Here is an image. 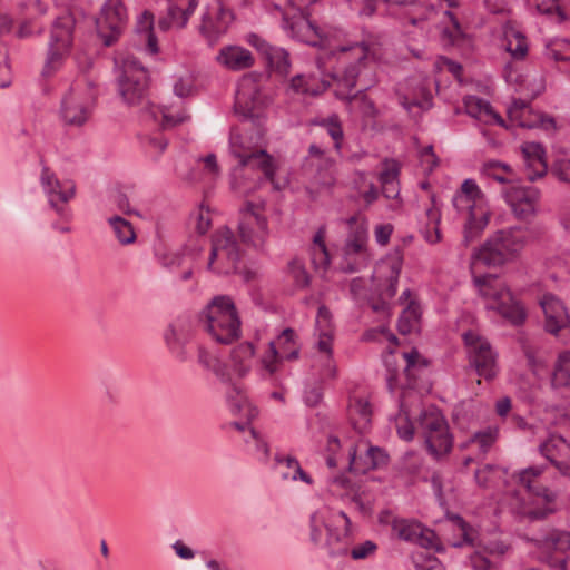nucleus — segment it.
<instances>
[{"label": "nucleus", "instance_id": "nucleus-16", "mask_svg": "<svg viewBox=\"0 0 570 570\" xmlns=\"http://www.w3.org/2000/svg\"><path fill=\"white\" fill-rule=\"evenodd\" d=\"M503 196L517 219L525 223L534 219L540 200L539 189L534 187L511 186L504 190Z\"/></svg>", "mask_w": 570, "mask_h": 570}, {"label": "nucleus", "instance_id": "nucleus-30", "mask_svg": "<svg viewBox=\"0 0 570 570\" xmlns=\"http://www.w3.org/2000/svg\"><path fill=\"white\" fill-rule=\"evenodd\" d=\"M164 338L170 352L179 361H187L188 355L185 344L188 341V333L185 332V324L183 322L170 324L164 334Z\"/></svg>", "mask_w": 570, "mask_h": 570}, {"label": "nucleus", "instance_id": "nucleus-60", "mask_svg": "<svg viewBox=\"0 0 570 570\" xmlns=\"http://www.w3.org/2000/svg\"><path fill=\"white\" fill-rule=\"evenodd\" d=\"M45 31V27L42 24H38L33 20H24L20 23L17 30V37L20 39L29 38L32 36H40Z\"/></svg>", "mask_w": 570, "mask_h": 570}, {"label": "nucleus", "instance_id": "nucleus-17", "mask_svg": "<svg viewBox=\"0 0 570 570\" xmlns=\"http://www.w3.org/2000/svg\"><path fill=\"white\" fill-rule=\"evenodd\" d=\"M265 104L257 82L252 75L244 76L235 96V111L244 119H258Z\"/></svg>", "mask_w": 570, "mask_h": 570}, {"label": "nucleus", "instance_id": "nucleus-48", "mask_svg": "<svg viewBox=\"0 0 570 570\" xmlns=\"http://www.w3.org/2000/svg\"><path fill=\"white\" fill-rule=\"evenodd\" d=\"M505 38L507 51H509L514 59H524L529 49L527 38L520 31L515 30L507 32Z\"/></svg>", "mask_w": 570, "mask_h": 570}, {"label": "nucleus", "instance_id": "nucleus-27", "mask_svg": "<svg viewBox=\"0 0 570 570\" xmlns=\"http://www.w3.org/2000/svg\"><path fill=\"white\" fill-rule=\"evenodd\" d=\"M350 456V471H354L356 473H365L370 470H375L380 466H383L389 461V455L384 450L379 446H368L363 463L357 462L356 460V448L352 446L348 452Z\"/></svg>", "mask_w": 570, "mask_h": 570}, {"label": "nucleus", "instance_id": "nucleus-32", "mask_svg": "<svg viewBox=\"0 0 570 570\" xmlns=\"http://www.w3.org/2000/svg\"><path fill=\"white\" fill-rule=\"evenodd\" d=\"M464 107L466 114L473 118H476L485 122L493 121L501 126L504 125V120L502 119V117L493 110L489 101L482 98H479L476 96H468L464 99Z\"/></svg>", "mask_w": 570, "mask_h": 570}, {"label": "nucleus", "instance_id": "nucleus-57", "mask_svg": "<svg viewBox=\"0 0 570 570\" xmlns=\"http://www.w3.org/2000/svg\"><path fill=\"white\" fill-rule=\"evenodd\" d=\"M529 6L535 8L538 12L544 14L557 13L560 21L566 19L563 11L560 9L557 0H528Z\"/></svg>", "mask_w": 570, "mask_h": 570}, {"label": "nucleus", "instance_id": "nucleus-26", "mask_svg": "<svg viewBox=\"0 0 570 570\" xmlns=\"http://www.w3.org/2000/svg\"><path fill=\"white\" fill-rule=\"evenodd\" d=\"M528 541L544 553H566L570 550V531L554 528L539 537L530 538Z\"/></svg>", "mask_w": 570, "mask_h": 570}, {"label": "nucleus", "instance_id": "nucleus-56", "mask_svg": "<svg viewBox=\"0 0 570 570\" xmlns=\"http://www.w3.org/2000/svg\"><path fill=\"white\" fill-rule=\"evenodd\" d=\"M400 164L394 159H385L383 161V170L380 174V183L389 184V183H399L400 176Z\"/></svg>", "mask_w": 570, "mask_h": 570}, {"label": "nucleus", "instance_id": "nucleus-55", "mask_svg": "<svg viewBox=\"0 0 570 570\" xmlns=\"http://www.w3.org/2000/svg\"><path fill=\"white\" fill-rule=\"evenodd\" d=\"M226 395L227 401L235 411H240L247 401L244 387L233 382L228 383V391Z\"/></svg>", "mask_w": 570, "mask_h": 570}, {"label": "nucleus", "instance_id": "nucleus-39", "mask_svg": "<svg viewBox=\"0 0 570 570\" xmlns=\"http://www.w3.org/2000/svg\"><path fill=\"white\" fill-rule=\"evenodd\" d=\"M422 309L415 299H410L406 307L397 320V330L401 334L406 335L416 331L420 326Z\"/></svg>", "mask_w": 570, "mask_h": 570}, {"label": "nucleus", "instance_id": "nucleus-33", "mask_svg": "<svg viewBox=\"0 0 570 570\" xmlns=\"http://www.w3.org/2000/svg\"><path fill=\"white\" fill-rule=\"evenodd\" d=\"M498 439L499 428L490 425L476 431L466 442L462 443L460 448L464 450L470 446H475L478 456L484 459L492 446L497 443Z\"/></svg>", "mask_w": 570, "mask_h": 570}, {"label": "nucleus", "instance_id": "nucleus-2", "mask_svg": "<svg viewBox=\"0 0 570 570\" xmlns=\"http://www.w3.org/2000/svg\"><path fill=\"white\" fill-rule=\"evenodd\" d=\"M337 51L342 56L340 59L344 61L347 60L346 56L348 53H351V57L356 60L354 63H350L344 69L342 76L337 77L338 86L348 91L342 98L352 100L356 95H351L350 92L356 87L357 83H361V90H367L372 86L373 81L371 79L367 81L363 79V70L371 61L377 62L382 59V45L376 37H368L363 41L356 42L352 46L340 47ZM334 78H336V76H334Z\"/></svg>", "mask_w": 570, "mask_h": 570}, {"label": "nucleus", "instance_id": "nucleus-42", "mask_svg": "<svg viewBox=\"0 0 570 570\" xmlns=\"http://www.w3.org/2000/svg\"><path fill=\"white\" fill-rule=\"evenodd\" d=\"M108 222L121 245H129L136 240V233L130 222L120 216H112Z\"/></svg>", "mask_w": 570, "mask_h": 570}, {"label": "nucleus", "instance_id": "nucleus-11", "mask_svg": "<svg viewBox=\"0 0 570 570\" xmlns=\"http://www.w3.org/2000/svg\"><path fill=\"white\" fill-rule=\"evenodd\" d=\"M128 23V11L122 0H106L97 20V31L106 47L112 46Z\"/></svg>", "mask_w": 570, "mask_h": 570}, {"label": "nucleus", "instance_id": "nucleus-63", "mask_svg": "<svg viewBox=\"0 0 570 570\" xmlns=\"http://www.w3.org/2000/svg\"><path fill=\"white\" fill-rule=\"evenodd\" d=\"M552 174L561 181L570 184V159L562 158L554 161L552 166Z\"/></svg>", "mask_w": 570, "mask_h": 570}, {"label": "nucleus", "instance_id": "nucleus-43", "mask_svg": "<svg viewBox=\"0 0 570 570\" xmlns=\"http://www.w3.org/2000/svg\"><path fill=\"white\" fill-rule=\"evenodd\" d=\"M316 126L324 128L331 138L334 140V148L340 151L344 138L342 122L337 115H331L327 118H322L313 122Z\"/></svg>", "mask_w": 570, "mask_h": 570}, {"label": "nucleus", "instance_id": "nucleus-38", "mask_svg": "<svg viewBox=\"0 0 570 570\" xmlns=\"http://www.w3.org/2000/svg\"><path fill=\"white\" fill-rule=\"evenodd\" d=\"M367 232L364 227H357L353 233H351L346 239L345 244V254L347 256L360 255L361 262L360 264L365 266L368 261L367 253Z\"/></svg>", "mask_w": 570, "mask_h": 570}, {"label": "nucleus", "instance_id": "nucleus-25", "mask_svg": "<svg viewBox=\"0 0 570 570\" xmlns=\"http://www.w3.org/2000/svg\"><path fill=\"white\" fill-rule=\"evenodd\" d=\"M522 155L528 180L535 181L537 179L546 176L548 165L544 157L546 151L542 145L537 142H525L522 146Z\"/></svg>", "mask_w": 570, "mask_h": 570}, {"label": "nucleus", "instance_id": "nucleus-61", "mask_svg": "<svg viewBox=\"0 0 570 570\" xmlns=\"http://www.w3.org/2000/svg\"><path fill=\"white\" fill-rule=\"evenodd\" d=\"M402 269V261L400 258L393 261L390 264V277H389V286L386 288V296L393 297L397 291V281Z\"/></svg>", "mask_w": 570, "mask_h": 570}, {"label": "nucleus", "instance_id": "nucleus-8", "mask_svg": "<svg viewBox=\"0 0 570 570\" xmlns=\"http://www.w3.org/2000/svg\"><path fill=\"white\" fill-rule=\"evenodd\" d=\"M75 19L70 14L58 17L51 27L42 76L50 77L59 70L71 51Z\"/></svg>", "mask_w": 570, "mask_h": 570}, {"label": "nucleus", "instance_id": "nucleus-46", "mask_svg": "<svg viewBox=\"0 0 570 570\" xmlns=\"http://www.w3.org/2000/svg\"><path fill=\"white\" fill-rule=\"evenodd\" d=\"M442 38L450 45L463 38L464 33L462 27L453 12L446 10L444 12V20L442 21Z\"/></svg>", "mask_w": 570, "mask_h": 570}, {"label": "nucleus", "instance_id": "nucleus-64", "mask_svg": "<svg viewBox=\"0 0 570 570\" xmlns=\"http://www.w3.org/2000/svg\"><path fill=\"white\" fill-rule=\"evenodd\" d=\"M470 564L473 570H494V564L482 553L475 552L470 557Z\"/></svg>", "mask_w": 570, "mask_h": 570}, {"label": "nucleus", "instance_id": "nucleus-6", "mask_svg": "<svg viewBox=\"0 0 570 570\" xmlns=\"http://www.w3.org/2000/svg\"><path fill=\"white\" fill-rule=\"evenodd\" d=\"M527 240L528 230L521 227L500 230L475 253L474 264L500 266L520 253Z\"/></svg>", "mask_w": 570, "mask_h": 570}, {"label": "nucleus", "instance_id": "nucleus-41", "mask_svg": "<svg viewBox=\"0 0 570 570\" xmlns=\"http://www.w3.org/2000/svg\"><path fill=\"white\" fill-rule=\"evenodd\" d=\"M268 66L279 75H287L289 71L291 62L288 52L279 47L272 46L264 53Z\"/></svg>", "mask_w": 570, "mask_h": 570}, {"label": "nucleus", "instance_id": "nucleus-58", "mask_svg": "<svg viewBox=\"0 0 570 570\" xmlns=\"http://www.w3.org/2000/svg\"><path fill=\"white\" fill-rule=\"evenodd\" d=\"M426 215L429 219L433 223V227L431 230L429 229V227L426 228L424 233V238L430 244H436L441 239V232L439 229L440 213L436 208H430L426 210Z\"/></svg>", "mask_w": 570, "mask_h": 570}, {"label": "nucleus", "instance_id": "nucleus-3", "mask_svg": "<svg viewBox=\"0 0 570 570\" xmlns=\"http://www.w3.org/2000/svg\"><path fill=\"white\" fill-rule=\"evenodd\" d=\"M205 327L220 344H232L242 335V321L230 296L218 295L208 303L205 311Z\"/></svg>", "mask_w": 570, "mask_h": 570}, {"label": "nucleus", "instance_id": "nucleus-1", "mask_svg": "<svg viewBox=\"0 0 570 570\" xmlns=\"http://www.w3.org/2000/svg\"><path fill=\"white\" fill-rule=\"evenodd\" d=\"M543 471V466H529L512 474L520 488L515 493L514 510L531 521L544 520L556 512L557 494L541 483Z\"/></svg>", "mask_w": 570, "mask_h": 570}, {"label": "nucleus", "instance_id": "nucleus-62", "mask_svg": "<svg viewBox=\"0 0 570 570\" xmlns=\"http://www.w3.org/2000/svg\"><path fill=\"white\" fill-rule=\"evenodd\" d=\"M377 549V544L371 540H366L351 550V557L354 560L365 559L373 554Z\"/></svg>", "mask_w": 570, "mask_h": 570}, {"label": "nucleus", "instance_id": "nucleus-21", "mask_svg": "<svg viewBox=\"0 0 570 570\" xmlns=\"http://www.w3.org/2000/svg\"><path fill=\"white\" fill-rule=\"evenodd\" d=\"M351 520L344 511H338L332 518V524L327 525V548L332 556L348 553L351 537Z\"/></svg>", "mask_w": 570, "mask_h": 570}, {"label": "nucleus", "instance_id": "nucleus-31", "mask_svg": "<svg viewBox=\"0 0 570 570\" xmlns=\"http://www.w3.org/2000/svg\"><path fill=\"white\" fill-rule=\"evenodd\" d=\"M330 83L314 75L298 73L291 79L289 90L293 94L304 96H318L323 94Z\"/></svg>", "mask_w": 570, "mask_h": 570}, {"label": "nucleus", "instance_id": "nucleus-9", "mask_svg": "<svg viewBox=\"0 0 570 570\" xmlns=\"http://www.w3.org/2000/svg\"><path fill=\"white\" fill-rule=\"evenodd\" d=\"M148 71L141 62L127 56L122 59L118 77L119 94L128 105H140L147 99Z\"/></svg>", "mask_w": 570, "mask_h": 570}, {"label": "nucleus", "instance_id": "nucleus-54", "mask_svg": "<svg viewBox=\"0 0 570 570\" xmlns=\"http://www.w3.org/2000/svg\"><path fill=\"white\" fill-rule=\"evenodd\" d=\"M279 463H285L286 466L293 471V473H284L283 474V478L284 479H288L291 478L292 480H297V479H301L302 481H304L305 483L307 484H311L312 483V479L311 476L302 469L299 462L293 458V456H287L283 460H277Z\"/></svg>", "mask_w": 570, "mask_h": 570}, {"label": "nucleus", "instance_id": "nucleus-14", "mask_svg": "<svg viewBox=\"0 0 570 570\" xmlns=\"http://www.w3.org/2000/svg\"><path fill=\"white\" fill-rule=\"evenodd\" d=\"M95 97L88 88H71L61 102V117L66 125L82 126L90 117Z\"/></svg>", "mask_w": 570, "mask_h": 570}, {"label": "nucleus", "instance_id": "nucleus-44", "mask_svg": "<svg viewBox=\"0 0 570 570\" xmlns=\"http://www.w3.org/2000/svg\"><path fill=\"white\" fill-rule=\"evenodd\" d=\"M246 132L232 131L229 138V147L232 154L243 163L256 148L252 147Z\"/></svg>", "mask_w": 570, "mask_h": 570}, {"label": "nucleus", "instance_id": "nucleus-22", "mask_svg": "<svg viewBox=\"0 0 570 570\" xmlns=\"http://www.w3.org/2000/svg\"><path fill=\"white\" fill-rule=\"evenodd\" d=\"M215 61L222 68L239 72L250 69L255 65V57L250 50L238 45H225L215 56Z\"/></svg>", "mask_w": 570, "mask_h": 570}, {"label": "nucleus", "instance_id": "nucleus-10", "mask_svg": "<svg viewBox=\"0 0 570 570\" xmlns=\"http://www.w3.org/2000/svg\"><path fill=\"white\" fill-rule=\"evenodd\" d=\"M240 252L233 232L223 227L212 236L208 269L218 274L237 273Z\"/></svg>", "mask_w": 570, "mask_h": 570}, {"label": "nucleus", "instance_id": "nucleus-5", "mask_svg": "<svg viewBox=\"0 0 570 570\" xmlns=\"http://www.w3.org/2000/svg\"><path fill=\"white\" fill-rule=\"evenodd\" d=\"M452 202L458 212L466 214L464 242L469 244L489 223L490 212L484 195L473 179H465Z\"/></svg>", "mask_w": 570, "mask_h": 570}, {"label": "nucleus", "instance_id": "nucleus-23", "mask_svg": "<svg viewBox=\"0 0 570 570\" xmlns=\"http://www.w3.org/2000/svg\"><path fill=\"white\" fill-rule=\"evenodd\" d=\"M540 306L546 316L544 328L550 334L557 335L570 325L568 311L556 295L544 294L540 299Z\"/></svg>", "mask_w": 570, "mask_h": 570}, {"label": "nucleus", "instance_id": "nucleus-19", "mask_svg": "<svg viewBox=\"0 0 570 570\" xmlns=\"http://www.w3.org/2000/svg\"><path fill=\"white\" fill-rule=\"evenodd\" d=\"M282 26L287 35L297 41L313 47H326L325 37L305 13H294L292 17L284 14Z\"/></svg>", "mask_w": 570, "mask_h": 570}, {"label": "nucleus", "instance_id": "nucleus-20", "mask_svg": "<svg viewBox=\"0 0 570 570\" xmlns=\"http://www.w3.org/2000/svg\"><path fill=\"white\" fill-rule=\"evenodd\" d=\"M392 531L399 539L417 544L425 549L435 547L436 535L433 530L423 527L420 522L409 519H394Z\"/></svg>", "mask_w": 570, "mask_h": 570}, {"label": "nucleus", "instance_id": "nucleus-47", "mask_svg": "<svg viewBox=\"0 0 570 570\" xmlns=\"http://www.w3.org/2000/svg\"><path fill=\"white\" fill-rule=\"evenodd\" d=\"M551 383L553 386L570 385V352L561 353L552 373Z\"/></svg>", "mask_w": 570, "mask_h": 570}, {"label": "nucleus", "instance_id": "nucleus-15", "mask_svg": "<svg viewBox=\"0 0 570 570\" xmlns=\"http://www.w3.org/2000/svg\"><path fill=\"white\" fill-rule=\"evenodd\" d=\"M297 335L295 331L287 327L282 331L277 337L276 346L274 341L269 342L268 354L265 355L261 363L268 376H273L278 370L283 360L295 361L299 357V345L296 342Z\"/></svg>", "mask_w": 570, "mask_h": 570}, {"label": "nucleus", "instance_id": "nucleus-28", "mask_svg": "<svg viewBox=\"0 0 570 570\" xmlns=\"http://www.w3.org/2000/svg\"><path fill=\"white\" fill-rule=\"evenodd\" d=\"M168 2L169 23L161 21V28L167 29L169 26L185 28L198 7V0H168Z\"/></svg>", "mask_w": 570, "mask_h": 570}, {"label": "nucleus", "instance_id": "nucleus-29", "mask_svg": "<svg viewBox=\"0 0 570 570\" xmlns=\"http://www.w3.org/2000/svg\"><path fill=\"white\" fill-rule=\"evenodd\" d=\"M258 170L265 178L273 181L275 176V164L273 157L264 149H255L235 170Z\"/></svg>", "mask_w": 570, "mask_h": 570}, {"label": "nucleus", "instance_id": "nucleus-24", "mask_svg": "<svg viewBox=\"0 0 570 570\" xmlns=\"http://www.w3.org/2000/svg\"><path fill=\"white\" fill-rule=\"evenodd\" d=\"M508 114L510 120L522 128H548L554 124L552 118L534 111L527 101L521 99L512 102L508 109Z\"/></svg>", "mask_w": 570, "mask_h": 570}, {"label": "nucleus", "instance_id": "nucleus-18", "mask_svg": "<svg viewBox=\"0 0 570 570\" xmlns=\"http://www.w3.org/2000/svg\"><path fill=\"white\" fill-rule=\"evenodd\" d=\"M233 20V11L222 3H217V6L208 8L203 14L199 32L209 46H214L227 33Z\"/></svg>", "mask_w": 570, "mask_h": 570}, {"label": "nucleus", "instance_id": "nucleus-50", "mask_svg": "<svg viewBox=\"0 0 570 570\" xmlns=\"http://www.w3.org/2000/svg\"><path fill=\"white\" fill-rule=\"evenodd\" d=\"M397 434L404 441H411L414 436V425L410 421L409 413L404 410L403 403L400 404V413L395 417Z\"/></svg>", "mask_w": 570, "mask_h": 570}, {"label": "nucleus", "instance_id": "nucleus-51", "mask_svg": "<svg viewBox=\"0 0 570 570\" xmlns=\"http://www.w3.org/2000/svg\"><path fill=\"white\" fill-rule=\"evenodd\" d=\"M415 570H445L442 562L429 552H419L412 556Z\"/></svg>", "mask_w": 570, "mask_h": 570}, {"label": "nucleus", "instance_id": "nucleus-37", "mask_svg": "<svg viewBox=\"0 0 570 570\" xmlns=\"http://www.w3.org/2000/svg\"><path fill=\"white\" fill-rule=\"evenodd\" d=\"M348 414L354 428L358 432L367 429L372 417V406L364 397H354L350 401Z\"/></svg>", "mask_w": 570, "mask_h": 570}, {"label": "nucleus", "instance_id": "nucleus-52", "mask_svg": "<svg viewBox=\"0 0 570 570\" xmlns=\"http://www.w3.org/2000/svg\"><path fill=\"white\" fill-rule=\"evenodd\" d=\"M548 55L557 61L570 60V40L554 39L547 47Z\"/></svg>", "mask_w": 570, "mask_h": 570}, {"label": "nucleus", "instance_id": "nucleus-53", "mask_svg": "<svg viewBox=\"0 0 570 570\" xmlns=\"http://www.w3.org/2000/svg\"><path fill=\"white\" fill-rule=\"evenodd\" d=\"M288 267L296 286L307 287L309 285V274L305 269V266L301 259L294 258L289 262Z\"/></svg>", "mask_w": 570, "mask_h": 570}, {"label": "nucleus", "instance_id": "nucleus-12", "mask_svg": "<svg viewBox=\"0 0 570 570\" xmlns=\"http://www.w3.org/2000/svg\"><path fill=\"white\" fill-rule=\"evenodd\" d=\"M463 341L468 347L470 365L474 367L476 374L485 380L494 379L499 367L497 354L493 352L490 343L473 331L465 332Z\"/></svg>", "mask_w": 570, "mask_h": 570}, {"label": "nucleus", "instance_id": "nucleus-49", "mask_svg": "<svg viewBox=\"0 0 570 570\" xmlns=\"http://www.w3.org/2000/svg\"><path fill=\"white\" fill-rule=\"evenodd\" d=\"M189 224L199 235H205L212 226V215L203 205L190 214Z\"/></svg>", "mask_w": 570, "mask_h": 570}, {"label": "nucleus", "instance_id": "nucleus-13", "mask_svg": "<svg viewBox=\"0 0 570 570\" xmlns=\"http://www.w3.org/2000/svg\"><path fill=\"white\" fill-rule=\"evenodd\" d=\"M238 233L242 240L255 248H263L268 236L267 219L259 206L247 203L239 212Z\"/></svg>", "mask_w": 570, "mask_h": 570}, {"label": "nucleus", "instance_id": "nucleus-40", "mask_svg": "<svg viewBox=\"0 0 570 570\" xmlns=\"http://www.w3.org/2000/svg\"><path fill=\"white\" fill-rule=\"evenodd\" d=\"M540 452L557 469H560V461L558 458L562 454L567 455L570 452V445L563 436L553 434L540 445Z\"/></svg>", "mask_w": 570, "mask_h": 570}, {"label": "nucleus", "instance_id": "nucleus-59", "mask_svg": "<svg viewBox=\"0 0 570 570\" xmlns=\"http://www.w3.org/2000/svg\"><path fill=\"white\" fill-rule=\"evenodd\" d=\"M450 521L453 523L458 530L461 531L462 534V542L455 543V546L460 547L463 543L465 544H473L474 538H473V530L472 528L465 522V520L458 515L453 514L450 517Z\"/></svg>", "mask_w": 570, "mask_h": 570}, {"label": "nucleus", "instance_id": "nucleus-45", "mask_svg": "<svg viewBox=\"0 0 570 570\" xmlns=\"http://www.w3.org/2000/svg\"><path fill=\"white\" fill-rule=\"evenodd\" d=\"M403 357L406 362L404 374L409 379V385H412L419 373L428 367V361L423 358L416 350L404 353Z\"/></svg>", "mask_w": 570, "mask_h": 570}, {"label": "nucleus", "instance_id": "nucleus-4", "mask_svg": "<svg viewBox=\"0 0 570 570\" xmlns=\"http://www.w3.org/2000/svg\"><path fill=\"white\" fill-rule=\"evenodd\" d=\"M474 284L479 294L488 301V308L497 311L512 325L518 326L524 323L527 312L523 305L497 276L492 274L475 276Z\"/></svg>", "mask_w": 570, "mask_h": 570}, {"label": "nucleus", "instance_id": "nucleus-7", "mask_svg": "<svg viewBox=\"0 0 570 570\" xmlns=\"http://www.w3.org/2000/svg\"><path fill=\"white\" fill-rule=\"evenodd\" d=\"M417 432L424 439L429 453L436 460L446 456L453 448V435L448 421L435 407L425 409L417 420Z\"/></svg>", "mask_w": 570, "mask_h": 570}, {"label": "nucleus", "instance_id": "nucleus-35", "mask_svg": "<svg viewBox=\"0 0 570 570\" xmlns=\"http://www.w3.org/2000/svg\"><path fill=\"white\" fill-rule=\"evenodd\" d=\"M255 354L254 345L243 342L232 350L230 361L234 372L239 376H246L252 367V360Z\"/></svg>", "mask_w": 570, "mask_h": 570}, {"label": "nucleus", "instance_id": "nucleus-34", "mask_svg": "<svg viewBox=\"0 0 570 570\" xmlns=\"http://www.w3.org/2000/svg\"><path fill=\"white\" fill-rule=\"evenodd\" d=\"M75 191L76 187L73 184L70 185V187H68L67 189H62V185L60 181L59 187L51 185L45 188V193L48 196V200L51 208L55 209L56 213L65 219L70 218V210L66 206L59 205L58 202L67 204L70 199L73 198Z\"/></svg>", "mask_w": 570, "mask_h": 570}, {"label": "nucleus", "instance_id": "nucleus-36", "mask_svg": "<svg viewBox=\"0 0 570 570\" xmlns=\"http://www.w3.org/2000/svg\"><path fill=\"white\" fill-rule=\"evenodd\" d=\"M136 32L149 53L155 55L159 51L157 37L154 33V14L150 11L146 10L139 16Z\"/></svg>", "mask_w": 570, "mask_h": 570}]
</instances>
